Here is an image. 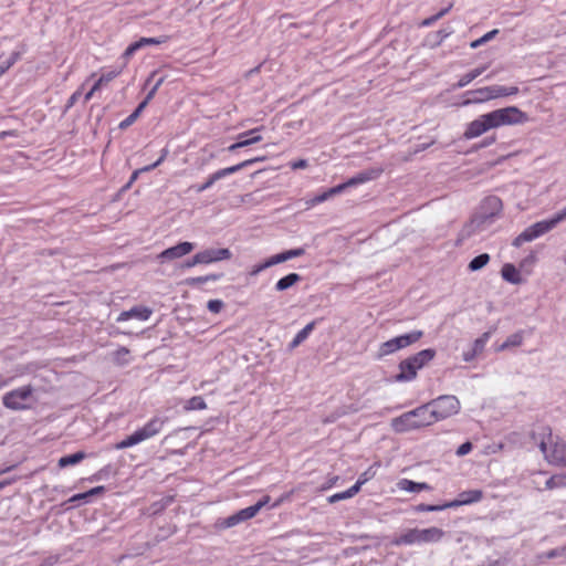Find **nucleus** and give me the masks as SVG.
Instances as JSON below:
<instances>
[{
    "label": "nucleus",
    "mask_w": 566,
    "mask_h": 566,
    "mask_svg": "<svg viewBox=\"0 0 566 566\" xmlns=\"http://www.w3.org/2000/svg\"><path fill=\"white\" fill-rule=\"evenodd\" d=\"M129 349L126 347H119L114 353V360L119 365H126L129 363Z\"/></svg>",
    "instance_id": "obj_40"
},
{
    "label": "nucleus",
    "mask_w": 566,
    "mask_h": 566,
    "mask_svg": "<svg viewBox=\"0 0 566 566\" xmlns=\"http://www.w3.org/2000/svg\"><path fill=\"white\" fill-rule=\"evenodd\" d=\"M153 311L149 307L146 306H135L130 308L129 311L122 312L118 317L117 322H124L129 318H137L139 321H147Z\"/></svg>",
    "instance_id": "obj_20"
},
{
    "label": "nucleus",
    "mask_w": 566,
    "mask_h": 566,
    "mask_svg": "<svg viewBox=\"0 0 566 566\" xmlns=\"http://www.w3.org/2000/svg\"><path fill=\"white\" fill-rule=\"evenodd\" d=\"M232 253L227 248L221 249H206L195 254V262L202 264H210L213 262L224 261L231 259Z\"/></svg>",
    "instance_id": "obj_11"
},
{
    "label": "nucleus",
    "mask_w": 566,
    "mask_h": 566,
    "mask_svg": "<svg viewBox=\"0 0 566 566\" xmlns=\"http://www.w3.org/2000/svg\"><path fill=\"white\" fill-rule=\"evenodd\" d=\"M34 402V388L31 385L13 389L2 397L3 406L14 411L30 409Z\"/></svg>",
    "instance_id": "obj_5"
},
{
    "label": "nucleus",
    "mask_w": 566,
    "mask_h": 566,
    "mask_svg": "<svg viewBox=\"0 0 566 566\" xmlns=\"http://www.w3.org/2000/svg\"><path fill=\"white\" fill-rule=\"evenodd\" d=\"M81 94H82V91H81V90H77L76 92H74V93L70 96V98H69L66 107H67V108L72 107V106H73V105L78 101V98H80Z\"/></svg>",
    "instance_id": "obj_55"
},
{
    "label": "nucleus",
    "mask_w": 566,
    "mask_h": 566,
    "mask_svg": "<svg viewBox=\"0 0 566 566\" xmlns=\"http://www.w3.org/2000/svg\"><path fill=\"white\" fill-rule=\"evenodd\" d=\"M302 280L297 273H290L286 276L280 279L275 284V290L279 292L285 291Z\"/></svg>",
    "instance_id": "obj_28"
},
{
    "label": "nucleus",
    "mask_w": 566,
    "mask_h": 566,
    "mask_svg": "<svg viewBox=\"0 0 566 566\" xmlns=\"http://www.w3.org/2000/svg\"><path fill=\"white\" fill-rule=\"evenodd\" d=\"M265 160V157H255V158H251V159H248V160H244L238 165H234L233 167H239V170L254 164V163H259V161H263Z\"/></svg>",
    "instance_id": "obj_48"
},
{
    "label": "nucleus",
    "mask_w": 566,
    "mask_h": 566,
    "mask_svg": "<svg viewBox=\"0 0 566 566\" xmlns=\"http://www.w3.org/2000/svg\"><path fill=\"white\" fill-rule=\"evenodd\" d=\"M499 33V30L494 29L488 33H485L482 38V41L488 42L490 40H492L496 34Z\"/></svg>",
    "instance_id": "obj_61"
},
{
    "label": "nucleus",
    "mask_w": 566,
    "mask_h": 566,
    "mask_svg": "<svg viewBox=\"0 0 566 566\" xmlns=\"http://www.w3.org/2000/svg\"><path fill=\"white\" fill-rule=\"evenodd\" d=\"M21 57V53L15 51L12 52L10 57L3 63L4 66H8V70Z\"/></svg>",
    "instance_id": "obj_49"
},
{
    "label": "nucleus",
    "mask_w": 566,
    "mask_h": 566,
    "mask_svg": "<svg viewBox=\"0 0 566 566\" xmlns=\"http://www.w3.org/2000/svg\"><path fill=\"white\" fill-rule=\"evenodd\" d=\"M349 187H350V185H347V181H345L340 185L329 188V195H333V196L338 195Z\"/></svg>",
    "instance_id": "obj_51"
},
{
    "label": "nucleus",
    "mask_w": 566,
    "mask_h": 566,
    "mask_svg": "<svg viewBox=\"0 0 566 566\" xmlns=\"http://www.w3.org/2000/svg\"><path fill=\"white\" fill-rule=\"evenodd\" d=\"M476 356H478V354H475L474 350L470 349V350L463 353V360L464 361H471Z\"/></svg>",
    "instance_id": "obj_60"
},
{
    "label": "nucleus",
    "mask_w": 566,
    "mask_h": 566,
    "mask_svg": "<svg viewBox=\"0 0 566 566\" xmlns=\"http://www.w3.org/2000/svg\"><path fill=\"white\" fill-rule=\"evenodd\" d=\"M331 197H333V195H329V189H328V190L324 191L323 193L315 196L314 198L308 200L306 202V205H307V207H313L315 205L324 202L325 200L329 199Z\"/></svg>",
    "instance_id": "obj_43"
},
{
    "label": "nucleus",
    "mask_w": 566,
    "mask_h": 566,
    "mask_svg": "<svg viewBox=\"0 0 566 566\" xmlns=\"http://www.w3.org/2000/svg\"><path fill=\"white\" fill-rule=\"evenodd\" d=\"M539 449L544 454L545 460L554 465L566 467V443L563 441H555L551 444V449H547V443L542 441Z\"/></svg>",
    "instance_id": "obj_10"
},
{
    "label": "nucleus",
    "mask_w": 566,
    "mask_h": 566,
    "mask_svg": "<svg viewBox=\"0 0 566 566\" xmlns=\"http://www.w3.org/2000/svg\"><path fill=\"white\" fill-rule=\"evenodd\" d=\"M103 492H104V486H96V488H93L90 491L85 492V494H87V499H88L93 495L101 494Z\"/></svg>",
    "instance_id": "obj_59"
},
{
    "label": "nucleus",
    "mask_w": 566,
    "mask_h": 566,
    "mask_svg": "<svg viewBox=\"0 0 566 566\" xmlns=\"http://www.w3.org/2000/svg\"><path fill=\"white\" fill-rule=\"evenodd\" d=\"M136 120V115H129L128 117H126L124 120H122L119 123V128L120 129H126L127 127H129Z\"/></svg>",
    "instance_id": "obj_54"
},
{
    "label": "nucleus",
    "mask_w": 566,
    "mask_h": 566,
    "mask_svg": "<svg viewBox=\"0 0 566 566\" xmlns=\"http://www.w3.org/2000/svg\"><path fill=\"white\" fill-rule=\"evenodd\" d=\"M256 515L255 509L252 506L240 510L239 512L223 518L219 522V526L222 528H229L235 526L242 522L253 518Z\"/></svg>",
    "instance_id": "obj_12"
},
{
    "label": "nucleus",
    "mask_w": 566,
    "mask_h": 566,
    "mask_svg": "<svg viewBox=\"0 0 566 566\" xmlns=\"http://www.w3.org/2000/svg\"><path fill=\"white\" fill-rule=\"evenodd\" d=\"M433 422L442 421L460 411L459 399L452 395L440 396L428 402Z\"/></svg>",
    "instance_id": "obj_6"
},
{
    "label": "nucleus",
    "mask_w": 566,
    "mask_h": 566,
    "mask_svg": "<svg viewBox=\"0 0 566 566\" xmlns=\"http://www.w3.org/2000/svg\"><path fill=\"white\" fill-rule=\"evenodd\" d=\"M490 332L483 333L479 338L474 340L471 349L474 350L475 354L480 355L484 350V347L488 340L490 339Z\"/></svg>",
    "instance_id": "obj_37"
},
{
    "label": "nucleus",
    "mask_w": 566,
    "mask_h": 566,
    "mask_svg": "<svg viewBox=\"0 0 566 566\" xmlns=\"http://www.w3.org/2000/svg\"><path fill=\"white\" fill-rule=\"evenodd\" d=\"M472 450V443L471 442H464L462 443L458 449H457V455L458 457H463L468 453H470Z\"/></svg>",
    "instance_id": "obj_46"
},
{
    "label": "nucleus",
    "mask_w": 566,
    "mask_h": 566,
    "mask_svg": "<svg viewBox=\"0 0 566 566\" xmlns=\"http://www.w3.org/2000/svg\"><path fill=\"white\" fill-rule=\"evenodd\" d=\"M261 128H253L239 135V140L244 143V147L252 144H256L262 140V136L259 134Z\"/></svg>",
    "instance_id": "obj_31"
},
{
    "label": "nucleus",
    "mask_w": 566,
    "mask_h": 566,
    "mask_svg": "<svg viewBox=\"0 0 566 566\" xmlns=\"http://www.w3.org/2000/svg\"><path fill=\"white\" fill-rule=\"evenodd\" d=\"M270 502V496L265 495L260 501H258L254 505H251L255 509V513L258 514L262 507H264Z\"/></svg>",
    "instance_id": "obj_52"
},
{
    "label": "nucleus",
    "mask_w": 566,
    "mask_h": 566,
    "mask_svg": "<svg viewBox=\"0 0 566 566\" xmlns=\"http://www.w3.org/2000/svg\"><path fill=\"white\" fill-rule=\"evenodd\" d=\"M444 509H449V506H446V504H442V505L419 504L416 506L417 512H437V511H442Z\"/></svg>",
    "instance_id": "obj_42"
},
{
    "label": "nucleus",
    "mask_w": 566,
    "mask_h": 566,
    "mask_svg": "<svg viewBox=\"0 0 566 566\" xmlns=\"http://www.w3.org/2000/svg\"><path fill=\"white\" fill-rule=\"evenodd\" d=\"M292 169H301L307 167V161L305 159H300L291 164Z\"/></svg>",
    "instance_id": "obj_58"
},
{
    "label": "nucleus",
    "mask_w": 566,
    "mask_h": 566,
    "mask_svg": "<svg viewBox=\"0 0 566 566\" xmlns=\"http://www.w3.org/2000/svg\"><path fill=\"white\" fill-rule=\"evenodd\" d=\"M21 57V53L15 51L12 52L10 57L3 63L4 66H8V70Z\"/></svg>",
    "instance_id": "obj_50"
},
{
    "label": "nucleus",
    "mask_w": 566,
    "mask_h": 566,
    "mask_svg": "<svg viewBox=\"0 0 566 566\" xmlns=\"http://www.w3.org/2000/svg\"><path fill=\"white\" fill-rule=\"evenodd\" d=\"M503 210L502 200L496 196L486 197L480 205L479 212L474 218L463 227L459 234V241L471 237L475 230L489 226L499 217Z\"/></svg>",
    "instance_id": "obj_1"
},
{
    "label": "nucleus",
    "mask_w": 566,
    "mask_h": 566,
    "mask_svg": "<svg viewBox=\"0 0 566 566\" xmlns=\"http://www.w3.org/2000/svg\"><path fill=\"white\" fill-rule=\"evenodd\" d=\"M220 277H221V274H209L206 276L190 277L187 280V284L193 286V285L207 283L209 281H217Z\"/></svg>",
    "instance_id": "obj_38"
},
{
    "label": "nucleus",
    "mask_w": 566,
    "mask_h": 566,
    "mask_svg": "<svg viewBox=\"0 0 566 566\" xmlns=\"http://www.w3.org/2000/svg\"><path fill=\"white\" fill-rule=\"evenodd\" d=\"M489 262L490 255L488 253H482L470 261L468 269L471 272H475L483 269Z\"/></svg>",
    "instance_id": "obj_34"
},
{
    "label": "nucleus",
    "mask_w": 566,
    "mask_h": 566,
    "mask_svg": "<svg viewBox=\"0 0 566 566\" xmlns=\"http://www.w3.org/2000/svg\"><path fill=\"white\" fill-rule=\"evenodd\" d=\"M86 454L83 451L75 452L73 454H69L65 457H62L59 460V467L60 468H66L69 465H74L80 463L82 460H84Z\"/></svg>",
    "instance_id": "obj_33"
},
{
    "label": "nucleus",
    "mask_w": 566,
    "mask_h": 566,
    "mask_svg": "<svg viewBox=\"0 0 566 566\" xmlns=\"http://www.w3.org/2000/svg\"><path fill=\"white\" fill-rule=\"evenodd\" d=\"M523 338H524L523 332L514 333V334L510 335L506 338V340L496 348V350L503 352L511 347H517L523 343Z\"/></svg>",
    "instance_id": "obj_32"
},
{
    "label": "nucleus",
    "mask_w": 566,
    "mask_h": 566,
    "mask_svg": "<svg viewBox=\"0 0 566 566\" xmlns=\"http://www.w3.org/2000/svg\"><path fill=\"white\" fill-rule=\"evenodd\" d=\"M486 70V66L476 67L467 74L462 75L457 84L453 85V88H462L470 84L473 80H475L478 76H480L484 71Z\"/></svg>",
    "instance_id": "obj_29"
},
{
    "label": "nucleus",
    "mask_w": 566,
    "mask_h": 566,
    "mask_svg": "<svg viewBox=\"0 0 566 566\" xmlns=\"http://www.w3.org/2000/svg\"><path fill=\"white\" fill-rule=\"evenodd\" d=\"M207 307L211 313L217 314L222 310L223 302L220 300H210L207 304Z\"/></svg>",
    "instance_id": "obj_44"
},
{
    "label": "nucleus",
    "mask_w": 566,
    "mask_h": 566,
    "mask_svg": "<svg viewBox=\"0 0 566 566\" xmlns=\"http://www.w3.org/2000/svg\"><path fill=\"white\" fill-rule=\"evenodd\" d=\"M483 492L481 490H468L459 493L458 497L451 502L446 503V506L458 507L481 501Z\"/></svg>",
    "instance_id": "obj_16"
},
{
    "label": "nucleus",
    "mask_w": 566,
    "mask_h": 566,
    "mask_svg": "<svg viewBox=\"0 0 566 566\" xmlns=\"http://www.w3.org/2000/svg\"><path fill=\"white\" fill-rule=\"evenodd\" d=\"M565 479H566V475H553L546 481L545 489L553 490L556 488L564 486V485H566Z\"/></svg>",
    "instance_id": "obj_39"
},
{
    "label": "nucleus",
    "mask_w": 566,
    "mask_h": 566,
    "mask_svg": "<svg viewBox=\"0 0 566 566\" xmlns=\"http://www.w3.org/2000/svg\"><path fill=\"white\" fill-rule=\"evenodd\" d=\"M207 408V405L203 400L202 397L200 396H195L192 398H190L186 405H185V409L187 411H192V410H203Z\"/></svg>",
    "instance_id": "obj_36"
},
{
    "label": "nucleus",
    "mask_w": 566,
    "mask_h": 566,
    "mask_svg": "<svg viewBox=\"0 0 566 566\" xmlns=\"http://www.w3.org/2000/svg\"><path fill=\"white\" fill-rule=\"evenodd\" d=\"M158 166H159V164L157 161H155L154 164L145 166L143 168H139L138 170H142V172H147V171L155 169Z\"/></svg>",
    "instance_id": "obj_64"
},
{
    "label": "nucleus",
    "mask_w": 566,
    "mask_h": 566,
    "mask_svg": "<svg viewBox=\"0 0 566 566\" xmlns=\"http://www.w3.org/2000/svg\"><path fill=\"white\" fill-rule=\"evenodd\" d=\"M517 93H518L517 86H502V85L485 86L482 88H478L475 91H471L470 94H472L473 97L471 99L464 101L463 105H468L470 103H483V102L495 99L499 97L516 95Z\"/></svg>",
    "instance_id": "obj_8"
},
{
    "label": "nucleus",
    "mask_w": 566,
    "mask_h": 566,
    "mask_svg": "<svg viewBox=\"0 0 566 566\" xmlns=\"http://www.w3.org/2000/svg\"><path fill=\"white\" fill-rule=\"evenodd\" d=\"M243 147H244V143H242L241 140H239V142H237V143H234V144L230 145V146L228 147V150H229V151H234V150H237V149H239V148H243Z\"/></svg>",
    "instance_id": "obj_63"
},
{
    "label": "nucleus",
    "mask_w": 566,
    "mask_h": 566,
    "mask_svg": "<svg viewBox=\"0 0 566 566\" xmlns=\"http://www.w3.org/2000/svg\"><path fill=\"white\" fill-rule=\"evenodd\" d=\"M397 486L399 490L406 492H421L426 490H431V486L424 482H413L408 479L399 480Z\"/></svg>",
    "instance_id": "obj_27"
},
{
    "label": "nucleus",
    "mask_w": 566,
    "mask_h": 566,
    "mask_svg": "<svg viewBox=\"0 0 566 566\" xmlns=\"http://www.w3.org/2000/svg\"><path fill=\"white\" fill-rule=\"evenodd\" d=\"M87 499V494L84 493H78V494H75L73 495L72 497L69 499V502L70 503H75L80 500H86Z\"/></svg>",
    "instance_id": "obj_62"
},
{
    "label": "nucleus",
    "mask_w": 566,
    "mask_h": 566,
    "mask_svg": "<svg viewBox=\"0 0 566 566\" xmlns=\"http://www.w3.org/2000/svg\"><path fill=\"white\" fill-rule=\"evenodd\" d=\"M501 275L503 280L512 284H521L523 281L520 271L512 263H505L502 266Z\"/></svg>",
    "instance_id": "obj_26"
},
{
    "label": "nucleus",
    "mask_w": 566,
    "mask_h": 566,
    "mask_svg": "<svg viewBox=\"0 0 566 566\" xmlns=\"http://www.w3.org/2000/svg\"><path fill=\"white\" fill-rule=\"evenodd\" d=\"M566 219V207L556 213L553 218L547 220L538 221L528 228H526L523 232H521L513 241L514 247H520L524 242H530L538 237L549 232L554 229L559 222Z\"/></svg>",
    "instance_id": "obj_2"
},
{
    "label": "nucleus",
    "mask_w": 566,
    "mask_h": 566,
    "mask_svg": "<svg viewBox=\"0 0 566 566\" xmlns=\"http://www.w3.org/2000/svg\"><path fill=\"white\" fill-rule=\"evenodd\" d=\"M390 427L397 433H405L408 431L417 430V424L411 411H407L401 416L391 419Z\"/></svg>",
    "instance_id": "obj_13"
},
{
    "label": "nucleus",
    "mask_w": 566,
    "mask_h": 566,
    "mask_svg": "<svg viewBox=\"0 0 566 566\" xmlns=\"http://www.w3.org/2000/svg\"><path fill=\"white\" fill-rule=\"evenodd\" d=\"M418 369L410 361L409 358H406L399 364V373L395 376V380L397 382H406L411 381L417 377Z\"/></svg>",
    "instance_id": "obj_18"
},
{
    "label": "nucleus",
    "mask_w": 566,
    "mask_h": 566,
    "mask_svg": "<svg viewBox=\"0 0 566 566\" xmlns=\"http://www.w3.org/2000/svg\"><path fill=\"white\" fill-rule=\"evenodd\" d=\"M286 254H285V251L282 252V253H279V254H275V255H272L271 258L268 259V264H270L271 266L275 265V264H279V263H283V262H286L287 259H286Z\"/></svg>",
    "instance_id": "obj_45"
},
{
    "label": "nucleus",
    "mask_w": 566,
    "mask_h": 566,
    "mask_svg": "<svg viewBox=\"0 0 566 566\" xmlns=\"http://www.w3.org/2000/svg\"><path fill=\"white\" fill-rule=\"evenodd\" d=\"M270 266H271V265H270V264H268V260H266V261H264L263 263H261V264H259V265L254 266V268H253V270L251 271V275H256V274H259L260 272H262L263 270H265V269H268V268H270Z\"/></svg>",
    "instance_id": "obj_56"
},
{
    "label": "nucleus",
    "mask_w": 566,
    "mask_h": 566,
    "mask_svg": "<svg viewBox=\"0 0 566 566\" xmlns=\"http://www.w3.org/2000/svg\"><path fill=\"white\" fill-rule=\"evenodd\" d=\"M168 36L160 38H142L138 41L132 43L124 52V57H130L137 50L142 49L145 45H158L167 42Z\"/></svg>",
    "instance_id": "obj_19"
},
{
    "label": "nucleus",
    "mask_w": 566,
    "mask_h": 566,
    "mask_svg": "<svg viewBox=\"0 0 566 566\" xmlns=\"http://www.w3.org/2000/svg\"><path fill=\"white\" fill-rule=\"evenodd\" d=\"M444 532L439 527L411 528L394 539L395 545H412L421 543H437L442 539Z\"/></svg>",
    "instance_id": "obj_4"
},
{
    "label": "nucleus",
    "mask_w": 566,
    "mask_h": 566,
    "mask_svg": "<svg viewBox=\"0 0 566 566\" xmlns=\"http://www.w3.org/2000/svg\"><path fill=\"white\" fill-rule=\"evenodd\" d=\"M195 249L193 243L191 242H180L175 247L168 248L164 250L159 255L158 259L161 260H175L179 259L184 255L189 254Z\"/></svg>",
    "instance_id": "obj_14"
},
{
    "label": "nucleus",
    "mask_w": 566,
    "mask_h": 566,
    "mask_svg": "<svg viewBox=\"0 0 566 566\" xmlns=\"http://www.w3.org/2000/svg\"><path fill=\"white\" fill-rule=\"evenodd\" d=\"M495 128L522 125L530 120L528 115L516 106H507L490 112Z\"/></svg>",
    "instance_id": "obj_7"
},
{
    "label": "nucleus",
    "mask_w": 566,
    "mask_h": 566,
    "mask_svg": "<svg viewBox=\"0 0 566 566\" xmlns=\"http://www.w3.org/2000/svg\"><path fill=\"white\" fill-rule=\"evenodd\" d=\"M293 491L289 492V493H285L283 495H281L273 504H272V507H277L280 506L283 502L290 500L291 495H292Z\"/></svg>",
    "instance_id": "obj_57"
},
{
    "label": "nucleus",
    "mask_w": 566,
    "mask_h": 566,
    "mask_svg": "<svg viewBox=\"0 0 566 566\" xmlns=\"http://www.w3.org/2000/svg\"><path fill=\"white\" fill-rule=\"evenodd\" d=\"M364 483H366V480H357V482L353 486H350L348 490L331 495L328 497V502L336 503L338 501L353 497L354 495H356L359 492V490Z\"/></svg>",
    "instance_id": "obj_25"
},
{
    "label": "nucleus",
    "mask_w": 566,
    "mask_h": 566,
    "mask_svg": "<svg viewBox=\"0 0 566 566\" xmlns=\"http://www.w3.org/2000/svg\"><path fill=\"white\" fill-rule=\"evenodd\" d=\"M545 556L549 559L559 557L566 560V545L548 551Z\"/></svg>",
    "instance_id": "obj_41"
},
{
    "label": "nucleus",
    "mask_w": 566,
    "mask_h": 566,
    "mask_svg": "<svg viewBox=\"0 0 566 566\" xmlns=\"http://www.w3.org/2000/svg\"><path fill=\"white\" fill-rule=\"evenodd\" d=\"M494 128L490 113L482 114L467 125L463 138L467 140L478 138Z\"/></svg>",
    "instance_id": "obj_9"
},
{
    "label": "nucleus",
    "mask_w": 566,
    "mask_h": 566,
    "mask_svg": "<svg viewBox=\"0 0 566 566\" xmlns=\"http://www.w3.org/2000/svg\"><path fill=\"white\" fill-rule=\"evenodd\" d=\"M398 350L399 349H398L395 340L391 338V339L380 344L378 352H377V357L382 358V357L391 355Z\"/></svg>",
    "instance_id": "obj_35"
},
{
    "label": "nucleus",
    "mask_w": 566,
    "mask_h": 566,
    "mask_svg": "<svg viewBox=\"0 0 566 566\" xmlns=\"http://www.w3.org/2000/svg\"><path fill=\"white\" fill-rule=\"evenodd\" d=\"M314 326H315V323L314 322H311L308 323L303 329H301L296 336L294 337V339L290 343L289 345V349L290 350H293L295 349L297 346H300L307 337L308 335L311 334V332L314 329Z\"/></svg>",
    "instance_id": "obj_30"
},
{
    "label": "nucleus",
    "mask_w": 566,
    "mask_h": 566,
    "mask_svg": "<svg viewBox=\"0 0 566 566\" xmlns=\"http://www.w3.org/2000/svg\"><path fill=\"white\" fill-rule=\"evenodd\" d=\"M166 418L154 417L143 428H139L130 436L115 446V449L122 450L138 444L158 434L166 423Z\"/></svg>",
    "instance_id": "obj_3"
},
{
    "label": "nucleus",
    "mask_w": 566,
    "mask_h": 566,
    "mask_svg": "<svg viewBox=\"0 0 566 566\" xmlns=\"http://www.w3.org/2000/svg\"><path fill=\"white\" fill-rule=\"evenodd\" d=\"M422 331H413L411 333L394 337L392 339L395 340L398 349L400 350L417 343L422 337Z\"/></svg>",
    "instance_id": "obj_24"
},
{
    "label": "nucleus",
    "mask_w": 566,
    "mask_h": 566,
    "mask_svg": "<svg viewBox=\"0 0 566 566\" xmlns=\"http://www.w3.org/2000/svg\"><path fill=\"white\" fill-rule=\"evenodd\" d=\"M140 174H142V170L136 169V170L132 174V176H130V178H129L128 182L123 187V191H125V190L129 189V188L132 187V185L137 180V178H138V176H139Z\"/></svg>",
    "instance_id": "obj_53"
},
{
    "label": "nucleus",
    "mask_w": 566,
    "mask_h": 566,
    "mask_svg": "<svg viewBox=\"0 0 566 566\" xmlns=\"http://www.w3.org/2000/svg\"><path fill=\"white\" fill-rule=\"evenodd\" d=\"M436 356V350L431 348L422 349L417 354L408 357L418 370L429 364Z\"/></svg>",
    "instance_id": "obj_22"
},
{
    "label": "nucleus",
    "mask_w": 566,
    "mask_h": 566,
    "mask_svg": "<svg viewBox=\"0 0 566 566\" xmlns=\"http://www.w3.org/2000/svg\"><path fill=\"white\" fill-rule=\"evenodd\" d=\"M304 253H305V250L303 248H297V249H292V250L285 251V254L287 255L286 256L287 261L291 259H294V258L302 256Z\"/></svg>",
    "instance_id": "obj_47"
},
{
    "label": "nucleus",
    "mask_w": 566,
    "mask_h": 566,
    "mask_svg": "<svg viewBox=\"0 0 566 566\" xmlns=\"http://www.w3.org/2000/svg\"><path fill=\"white\" fill-rule=\"evenodd\" d=\"M410 411L417 424V430L434 423L428 403H424Z\"/></svg>",
    "instance_id": "obj_17"
},
{
    "label": "nucleus",
    "mask_w": 566,
    "mask_h": 566,
    "mask_svg": "<svg viewBox=\"0 0 566 566\" xmlns=\"http://www.w3.org/2000/svg\"><path fill=\"white\" fill-rule=\"evenodd\" d=\"M122 73V69L119 70H114V71H111V72H107L105 74H103L96 82L95 84L93 85V87L85 94V102L90 101L93 96V94L98 91L102 85L113 81L115 77H117L119 74Z\"/></svg>",
    "instance_id": "obj_23"
},
{
    "label": "nucleus",
    "mask_w": 566,
    "mask_h": 566,
    "mask_svg": "<svg viewBox=\"0 0 566 566\" xmlns=\"http://www.w3.org/2000/svg\"><path fill=\"white\" fill-rule=\"evenodd\" d=\"M382 172H384V169L381 167H371V168L365 169L363 171H359L352 178H349L347 180V185H350V187H355V186L375 180L378 177H380Z\"/></svg>",
    "instance_id": "obj_15"
},
{
    "label": "nucleus",
    "mask_w": 566,
    "mask_h": 566,
    "mask_svg": "<svg viewBox=\"0 0 566 566\" xmlns=\"http://www.w3.org/2000/svg\"><path fill=\"white\" fill-rule=\"evenodd\" d=\"M237 171H239V167H227V168L220 169V170L213 172L205 184L198 186L196 188V191L202 192V191L209 189L216 181H218L221 178H224L231 174H234Z\"/></svg>",
    "instance_id": "obj_21"
}]
</instances>
